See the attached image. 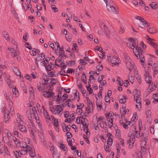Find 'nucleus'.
<instances>
[{
    "label": "nucleus",
    "mask_w": 158,
    "mask_h": 158,
    "mask_svg": "<svg viewBox=\"0 0 158 158\" xmlns=\"http://www.w3.org/2000/svg\"><path fill=\"white\" fill-rule=\"evenodd\" d=\"M127 45L128 47L132 48L134 50V48H135V51H133L134 53V52H139L142 50L140 48L142 46L141 44H138L137 40L136 38H128V41L127 43Z\"/></svg>",
    "instance_id": "1"
},
{
    "label": "nucleus",
    "mask_w": 158,
    "mask_h": 158,
    "mask_svg": "<svg viewBox=\"0 0 158 158\" xmlns=\"http://www.w3.org/2000/svg\"><path fill=\"white\" fill-rule=\"evenodd\" d=\"M133 94L134 95V100L136 101V107L138 110H140L141 107L140 91L135 89L134 90Z\"/></svg>",
    "instance_id": "2"
},
{
    "label": "nucleus",
    "mask_w": 158,
    "mask_h": 158,
    "mask_svg": "<svg viewBox=\"0 0 158 158\" xmlns=\"http://www.w3.org/2000/svg\"><path fill=\"white\" fill-rule=\"evenodd\" d=\"M106 4V7L109 12L114 14H117L115 8L113 5V2L111 0H103Z\"/></svg>",
    "instance_id": "3"
},
{
    "label": "nucleus",
    "mask_w": 158,
    "mask_h": 158,
    "mask_svg": "<svg viewBox=\"0 0 158 158\" xmlns=\"http://www.w3.org/2000/svg\"><path fill=\"white\" fill-rule=\"evenodd\" d=\"M37 89L39 91H41L43 93L44 91L47 90H52L50 85H48L46 83H40L37 86Z\"/></svg>",
    "instance_id": "4"
},
{
    "label": "nucleus",
    "mask_w": 158,
    "mask_h": 158,
    "mask_svg": "<svg viewBox=\"0 0 158 158\" xmlns=\"http://www.w3.org/2000/svg\"><path fill=\"white\" fill-rule=\"evenodd\" d=\"M51 110L52 112V113L55 114H60V113L63 111V109L62 108L61 104L57 105L55 107H53Z\"/></svg>",
    "instance_id": "5"
},
{
    "label": "nucleus",
    "mask_w": 158,
    "mask_h": 158,
    "mask_svg": "<svg viewBox=\"0 0 158 158\" xmlns=\"http://www.w3.org/2000/svg\"><path fill=\"white\" fill-rule=\"evenodd\" d=\"M127 140V142L129 144V147L132 148L133 147V145L135 140L134 134H131L130 135H129Z\"/></svg>",
    "instance_id": "6"
},
{
    "label": "nucleus",
    "mask_w": 158,
    "mask_h": 158,
    "mask_svg": "<svg viewBox=\"0 0 158 158\" xmlns=\"http://www.w3.org/2000/svg\"><path fill=\"white\" fill-rule=\"evenodd\" d=\"M143 50H141L139 52H134V55L138 59H140V61L144 63V62L145 59L143 54Z\"/></svg>",
    "instance_id": "7"
},
{
    "label": "nucleus",
    "mask_w": 158,
    "mask_h": 158,
    "mask_svg": "<svg viewBox=\"0 0 158 158\" xmlns=\"http://www.w3.org/2000/svg\"><path fill=\"white\" fill-rule=\"evenodd\" d=\"M52 90H47L44 91L43 95L46 98L53 97L54 95V94L52 91Z\"/></svg>",
    "instance_id": "8"
},
{
    "label": "nucleus",
    "mask_w": 158,
    "mask_h": 158,
    "mask_svg": "<svg viewBox=\"0 0 158 158\" xmlns=\"http://www.w3.org/2000/svg\"><path fill=\"white\" fill-rule=\"evenodd\" d=\"M101 27L104 31V33L107 37H109L110 36L109 30L107 27L104 23H102L101 24Z\"/></svg>",
    "instance_id": "9"
},
{
    "label": "nucleus",
    "mask_w": 158,
    "mask_h": 158,
    "mask_svg": "<svg viewBox=\"0 0 158 158\" xmlns=\"http://www.w3.org/2000/svg\"><path fill=\"white\" fill-rule=\"evenodd\" d=\"M147 40V42L149 44H151L154 48H156L157 47V44L156 43L152 41L154 40L149 38L147 35H146L145 37Z\"/></svg>",
    "instance_id": "10"
},
{
    "label": "nucleus",
    "mask_w": 158,
    "mask_h": 158,
    "mask_svg": "<svg viewBox=\"0 0 158 158\" xmlns=\"http://www.w3.org/2000/svg\"><path fill=\"white\" fill-rule=\"evenodd\" d=\"M145 77V80L146 83L148 84H151L152 81L151 76L147 72H145L144 74Z\"/></svg>",
    "instance_id": "11"
},
{
    "label": "nucleus",
    "mask_w": 158,
    "mask_h": 158,
    "mask_svg": "<svg viewBox=\"0 0 158 158\" xmlns=\"http://www.w3.org/2000/svg\"><path fill=\"white\" fill-rule=\"evenodd\" d=\"M70 102L72 103V101L70 99H68L66 101L65 103L63 104V106L64 107L66 105H67L69 107H71L72 108H74L75 107V106H74L73 104H71V105H70Z\"/></svg>",
    "instance_id": "12"
},
{
    "label": "nucleus",
    "mask_w": 158,
    "mask_h": 158,
    "mask_svg": "<svg viewBox=\"0 0 158 158\" xmlns=\"http://www.w3.org/2000/svg\"><path fill=\"white\" fill-rule=\"evenodd\" d=\"M118 58L116 56H113L111 60V63L112 64H113L112 65L113 66L114 65H116L118 64Z\"/></svg>",
    "instance_id": "13"
},
{
    "label": "nucleus",
    "mask_w": 158,
    "mask_h": 158,
    "mask_svg": "<svg viewBox=\"0 0 158 158\" xmlns=\"http://www.w3.org/2000/svg\"><path fill=\"white\" fill-rule=\"evenodd\" d=\"M54 65L52 63H49L48 64L45 66V69L47 71H49L52 70L54 68Z\"/></svg>",
    "instance_id": "14"
},
{
    "label": "nucleus",
    "mask_w": 158,
    "mask_h": 158,
    "mask_svg": "<svg viewBox=\"0 0 158 158\" xmlns=\"http://www.w3.org/2000/svg\"><path fill=\"white\" fill-rule=\"evenodd\" d=\"M147 31L150 34H153L157 32V30L154 27H150L147 28Z\"/></svg>",
    "instance_id": "15"
},
{
    "label": "nucleus",
    "mask_w": 158,
    "mask_h": 158,
    "mask_svg": "<svg viewBox=\"0 0 158 158\" xmlns=\"http://www.w3.org/2000/svg\"><path fill=\"white\" fill-rule=\"evenodd\" d=\"M97 69L96 70L95 73L97 75L99 74L100 72L103 69V66L102 64H99L96 67Z\"/></svg>",
    "instance_id": "16"
},
{
    "label": "nucleus",
    "mask_w": 158,
    "mask_h": 158,
    "mask_svg": "<svg viewBox=\"0 0 158 158\" xmlns=\"http://www.w3.org/2000/svg\"><path fill=\"white\" fill-rule=\"evenodd\" d=\"M10 112L9 111H6L4 113V121L5 122H6L10 118Z\"/></svg>",
    "instance_id": "17"
},
{
    "label": "nucleus",
    "mask_w": 158,
    "mask_h": 158,
    "mask_svg": "<svg viewBox=\"0 0 158 158\" xmlns=\"http://www.w3.org/2000/svg\"><path fill=\"white\" fill-rule=\"evenodd\" d=\"M123 108H121L120 110V113L122 117H124V115L126 113L125 110L126 106L125 105H124L122 106Z\"/></svg>",
    "instance_id": "18"
},
{
    "label": "nucleus",
    "mask_w": 158,
    "mask_h": 158,
    "mask_svg": "<svg viewBox=\"0 0 158 158\" xmlns=\"http://www.w3.org/2000/svg\"><path fill=\"white\" fill-rule=\"evenodd\" d=\"M152 98L154 101H153V103L154 104L158 102V93L154 94L153 95Z\"/></svg>",
    "instance_id": "19"
},
{
    "label": "nucleus",
    "mask_w": 158,
    "mask_h": 158,
    "mask_svg": "<svg viewBox=\"0 0 158 158\" xmlns=\"http://www.w3.org/2000/svg\"><path fill=\"white\" fill-rule=\"evenodd\" d=\"M13 139L15 144L17 146H21V143L19 139L14 137H13Z\"/></svg>",
    "instance_id": "20"
},
{
    "label": "nucleus",
    "mask_w": 158,
    "mask_h": 158,
    "mask_svg": "<svg viewBox=\"0 0 158 158\" xmlns=\"http://www.w3.org/2000/svg\"><path fill=\"white\" fill-rule=\"evenodd\" d=\"M15 51V52H10L11 55L13 57H16V56H17L19 53V51L17 48H16Z\"/></svg>",
    "instance_id": "21"
},
{
    "label": "nucleus",
    "mask_w": 158,
    "mask_h": 158,
    "mask_svg": "<svg viewBox=\"0 0 158 158\" xmlns=\"http://www.w3.org/2000/svg\"><path fill=\"white\" fill-rule=\"evenodd\" d=\"M2 34L3 36L7 41H10V40L9 36L7 32L4 31L2 32Z\"/></svg>",
    "instance_id": "22"
},
{
    "label": "nucleus",
    "mask_w": 158,
    "mask_h": 158,
    "mask_svg": "<svg viewBox=\"0 0 158 158\" xmlns=\"http://www.w3.org/2000/svg\"><path fill=\"white\" fill-rule=\"evenodd\" d=\"M129 64V67L127 66V68L128 69V70L130 72H131L132 69H133L135 67L134 63V62H131Z\"/></svg>",
    "instance_id": "23"
},
{
    "label": "nucleus",
    "mask_w": 158,
    "mask_h": 158,
    "mask_svg": "<svg viewBox=\"0 0 158 158\" xmlns=\"http://www.w3.org/2000/svg\"><path fill=\"white\" fill-rule=\"evenodd\" d=\"M147 115V119H148L150 122L152 121V118H151V112L150 110H148L146 113Z\"/></svg>",
    "instance_id": "24"
},
{
    "label": "nucleus",
    "mask_w": 158,
    "mask_h": 158,
    "mask_svg": "<svg viewBox=\"0 0 158 158\" xmlns=\"http://www.w3.org/2000/svg\"><path fill=\"white\" fill-rule=\"evenodd\" d=\"M149 6H151L152 8L155 10L157 9L158 8L157 4L154 2H152L149 5Z\"/></svg>",
    "instance_id": "25"
},
{
    "label": "nucleus",
    "mask_w": 158,
    "mask_h": 158,
    "mask_svg": "<svg viewBox=\"0 0 158 158\" xmlns=\"http://www.w3.org/2000/svg\"><path fill=\"white\" fill-rule=\"evenodd\" d=\"M133 128L134 129L135 132V135L136 137L137 138H139L140 137V131H136V127L135 126H133Z\"/></svg>",
    "instance_id": "26"
},
{
    "label": "nucleus",
    "mask_w": 158,
    "mask_h": 158,
    "mask_svg": "<svg viewBox=\"0 0 158 158\" xmlns=\"http://www.w3.org/2000/svg\"><path fill=\"white\" fill-rule=\"evenodd\" d=\"M14 68L13 69L14 73L18 76H20L21 74L20 72L18 69L16 67H13Z\"/></svg>",
    "instance_id": "27"
},
{
    "label": "nucleus",
    "mask_w": 158,
    "mask_h": 158,
    "mask_svg": "<svg viewBox=\"0 0 158 158\" xmlns=\"http://www.w3.org/2000/svg\"><path fill=\"white\" fill-rule=\"evenodd\" d=\"M59 94H60L59 93L57 96V98L56 100V103L57 104H59L62 103L61 101V95H60Z\"/></svg>",
    "instance_id": "28"
},
{
    "label": "nucleus",
    "mask_w": 158,
    "mask_h": 158,
    "mask_svg": "<svg viewBox=\"0 0 158 158\" xmlns=\"http://www.w3.org/2000/svg\"><path fill=\"white\" fill-rule=\"evenodd\" d=\"M149 85L148 87V89L152 91H153L155 90L156 88V87L155 85L153 84V82H151V84H149Z\"/></svg>",
    "instance_id": "29"
},
{
    "label": "nucleus",
    "mask_w": 158,
    "mask_h": 158,
    "mask_svg": "<svg viewBox=\"0 0 158 158\" xmlns=\"http://www.w3.org/2000/svg\"><path fill=\"white\" fill-rule=\"evenodd\" d=\"M60 147L61 149L64 151H67L68 150V148L66 147L65 145L62 143H60Z\"/></svg>",
    "instance_id": "30"
},
{
    "label": "nucleus",
    "mask_w": 158,
    "mask_h": 158,
    "mask_svg": "<svg viewBox=\"0 0 158 158\" xmlns=\"http://www.w3.org/2000/svg\"><path fill=\"white\" fill-rule=\"evenodd\" d=\"M128 77L129 81L132 84L134 82V77L130 74L128 75Z\"/></svg>",
    "instance_id": "31"
},
{
    "label": "nucleus",
    "mask_w": 158,
    "mask_h": 158,
    "mask_svg": "<svg viewBox=\"0 0 158 158\" xmlns=\"http://www.w3.org/2000/svg\"><path fill=\"white\" fill-rule=\"evenodd\" d=\"M141 22H142V24L145 27H148L149 26V23L145 20L144 19L143 20H141Z\"/></svg>",
    "instance_id": "32"
},
{
    "label": "nucleus",
    "mask_w": 158,
    "mask_h": 158,
    "mask_svg": "<svg viewBox=\"0 0 158 158\" xmlns=\"http://www.w3.org/2000/svg\"><path fill=\"white\" fill-rule=\"evenodd\" d=\"M82 81L85 84L86 83V76L84 73H83L82 75Z\"/></svg>",
    "instance_id": "33"
},
{
    "label": "nucleus",
    "mask_w": 158,
    "mask_h": 158,
    "mask_svg": "<svg viewBox=\"0 0 158 158\" xmlns=\"http://www.w3.org/2000/svg\"><path fill=\"white\" fill-rule=\"evenodd\" d=\"M101 102L99 100H98V99H97V100H96V105L97 107L99 108L100 109H101L102 106L101 105Z\"/></svg>",
    "instance_id": "34"
},
{
    "label": "nucleus",
    "mask_w": 158,
    "mask_h": 158,
    "mask_svg": "<svg viewBox=\"0 0 158 158\" xmlns=\"http://www.w3.org/2000/svg\"><path fill=\"white\" fill-rule=\"evenodd\" d=\"M108 144H105L104 145V149L106 152H110V150L109 148V146Z\"/></svg>",
    "instance_id": "35"
},
{
    "label": "nucleus",
    "mask_w": 158,
    "mask_h": 158,
    "mask_svg": "<svg viewBox=\"0 0 158 158\" xmlns=\"http://www.w3.org/2000/svg\"><path fill=\"white\" fill-rule=\"evenodd\" d=\"M52 120L53 121V124L55 127H58L59 126V123L58 120L54 117L53 118Z\"/></svg>",
    "instance_id": "36"
},
{
    "label": "nucleus",
    "mask_w": 158,
    "mask_h": 158,
    "mask_svg": "<svg viewBox=\"0 0 158 158\" xmlns=\"http://www.w3.org/2000/svg\"><path fill=\"white\" fill-rule=\"evenodd\" d=\"M125 32V29L123 26L121 25L119 29V34H122Z\"/></svg>",
    "instance_id": "37"
},
{
    "label": "nucleus",
    "mask_w": 158,
    "mask_h": 158,
    "mask_svg": "<svg viewBox=\"0 0 158 158\" xmlns=\"http://www.w3.org/2000/svg\"><path fill=\"white\" fill-rule=\"evenodd\" d=\"M124 61L125 63H126V62H127V61H129L130 60H131V59L130 57L129 56H128L127 54H124Z\"/></svg>",
    "instance_id": "38"
},
{
    "label": "nucleus",
    "mask_w": 158,
    "mask_h": 158,
    "mask_svg": "<svg viewBox=\"0 0 158 158\" xmlns=\"http://www.w3.org/2000/svg\"><path fill=\"white\" fill-rule=\"evenodd\" d=\"M127 99V98L126 97L124 96L123 98L119 99V102L121 103H124L126 102V99Z\"/></svg>",
    "instance_id": "39"
},
{
    "label": "nucleus",
    "mask_w": 158,
    "mask_h": 158,
    "mask_svg": "<svg viewBox=\"0 0 158 158\" xmlns=\"http://www.w3.org/2000/svg\"><path fill=\"white\" fill-rule=\"evenodd\" d=\"M68 96L67 94H64L62 97L61 98V102H63L67 98H68Z\"/></svg>",
    "instance_id": "40"
},
{
    "label": "nucleus",
    "mask_w": 158,
    "mask_h": 158,
    "mask_svg": "<svg viewBox=\"0 0 158 158\" xmlns=\"http://www.w3.org/2000/svg\"><path fill=\"white\" fill-rule=\"evenodd\" d=\"M113 143V139L110 137H109L107 139V144H108L110 146H111Z\"/></svg>",
    "instance_id": "41"
},
{
    "label": "nucleus",
    "mask_w": 158,
    "mask_h": 158,
    "mask_svg": "<svg viewBox=\"0 0 158 158\" xmlns=\"http://www.w3.org/2000/svg\"><path fill=\"white\" fill-rule=\"evenodd\" d=\"M84 105L83 103H81L80 105H77V109H79V110H81L82 111V108L84 106Z\"/></svg>",
    "instance_id": "42"
},
{
    "label": "nucleus",
    "mask_w": 158,
    "mask_h": 158,
    "mask_svg": "<svg viewBox=\"0 0 158 158\" xmlns=\"http://www.w3.org/2000/svg\"><path fill=\"white\" fill-rule=\"evenodd\" d=\"M90 85L89 84L88 86H86V88H87V90L89 92V93L90 94H92L93 92V90L92 88L90 87Z\"/></svg>",
    "instance_id": "43"
},
{
    "label": "nucleus",
    "mask_w": 158,
    "mask_h": 158,
    "mask_svg": "<svg viewBox=\"0 0 158 158\" xmlns=\"http://www.w3.org/2000/svg\"><path fill=\"white\" fill-rule=\"evenodd\" d=\"M19 129L20 131L23 132H27V130L25 127L23 125L21 126Z\"/></svg>",
    "instance_id": "44"
},
{
    "label": "nucleus",
    "mask_w": 158,
    "mask_h": 158,
    "mask_svg": "<svg viewBox=\"0 0 158 158\" xmlns=\"http://www.w3.org/2000/svg\"><path fill=\"white\" fill-rule=\"evenodd\" d=\"M56 44H58V45H57V48H59V50L60 52H62V51H64L63 50L64 48L63 47H60L59 44V43L57 42L56 41V42L55 43V44L56 45Z\"/></svg>",
    "instance_id": "45"
},
{
    "label": "nucleus",
    "mask_w": 158,
    "mask_h": 158,
    "mask_svg": "<svg viewBox=\"0 0 158 158\" xmlns=\"http://www.w3.org/2000/svg\"><path fill=\"white\" fill-rule=\"evenodd\" d=\"M138 118V117L137 115L136 114H134L132 117L131 119V121L132 122L135 121V120H137Z\"/></svg>",
    "instance_id": "46"
},
{
    "label": "nucleus",
    "mask_w": 158,
    "mask_h": 158,
    "mask_svg": "<svg viewBox=\"0 0 158 158\" xmlns=\"http://www.w3.org/2000/svg\"><path fill=\"white\" fill-rule=\"evenodd\" d=\"M35 110V112L33 113V114L34 115V116L36 117V116H37L38 114L37 113V112H39V110L38 109V108L37 106H34Z\"/></svg>",
    "instance_id": "47"
},
{
    "label": "nucleus",
    "mask_w": 158,
    "mask_h": 158,
    "mask_svg": "<svg viewBox=\"0 0 158 158\" xmlns=\"http://www.w3.org/2000/svg\"><path fill=\"white\" fill-rule=\"evenodd\" d=\"M30 153L31 155H31V156L33 158L35 156V155H35V154L34 149H32V148H31L30 150Z\"/></svg>",
    "instance_id": "48"
},
{
    "label": "nucleus",
    "mask_w": 158,
    "mask_h": 158,
    "mask_svg": "<svg viewBox=\"0 0 158 158\" xmlns=\"http://www.w3.org/2000/svg\"><path fill=\"white\" fill-rule=\"evenodd\" d=\"M13 94L15 95L16 97L17 96L18 94V90L16 88L13 89Z\"/></svg>",
    "instance_id": "49"
},
{
    "label": "nucleus",
    "mask_w": 158,
    "mask_h": 158,
    "mask_svg": "<svg viewBox=\"0 0 158 158\" xmlns=\"http://www.w3.org/2000/svg\"><path fill=\"white\" fill-rule=\"evenodd\" d=\"M84 131H85L86 130V134L87 135H90V133L89 132V130L88 128V127H84Z\"/></svg>",
    "instance_id": "50"
},
{
    "label": "nucleus",
    "mask_w": 158,
    "mask_h": 158,
    "mask_svg": "<svg viewBox=\"0 0 158 158\" xmlns=\"http://www.w3.org/2000/svg\"><path fill=\"white\" fill-rule=\"evenodd\" d=\"M75 71V69H72L71 68H69L67 71V73H74Z\"/></svg>",
    "instance_id": "51"
},
{
    "label": "nucleus",
    "mask_w": 158,
    "mask_h": 158,
    "mask_svg": "<svg viewBox=\"0 0 158 158\" xmlns=\"http://www.w3.org/2000/svg\"><path fill=\"white\" fill-rule=\"evenodd\" d=\"M70 126H66L65 127H64V128H63V131L64 132H69V131L70 130Z\"/></svg>",
    "instance_id": "52"
},
{
    "label": "nucleus",
    "mask_w": 158,
    "mask_h": 158,
    "mask_svg": "<svg viewBox=\"0 0 158 158\" xmlns=\"http://www.w3.org/2000/svg\"><path fill=\"white\" fill-rule=\"evenodd\" d=\"M119 141H120V145L122 147L125 146L124 141L123 139L119 138Z\"/></svg>",
    "instance_id": "53"
},
{
    "label": "nucleus",
    "mask_w": 158,
    "mask_h": 158,
    "mask_svg": "<svg viewBox=\"0 0 158 158\" xmlns=\"http://www.w3.org/2000/svg\"><path fill=\"white\" fill-rule=\"evenodd\" d=\"M6 134L9 137H10L12 136L11 132L9 130H6L5 132Z\"/></svg>",
    "instance_id": "54"
},
{
    "label": "nucleus",
    "mask_w": 158,
    "mask_h": 158,
    "mask_svg": "<svg viewBox=\"0 0 158 158\" xmlns=\"http://www.w3.org/2000/svg\"><path fill=\"white\" fill-rule=\"evenodd\" d=\"M66 135L68 139L72 138L73 136L72 134L69 131L66 133Z\"/></svg>",
    "instance_id": "55"
},
{
    "label": "nucleus",
    "mask_w": 158,
    "mask_h": 158,
    "mask_svg": "<svg viewBox=\"0 0 158 158\" xmlns=\"http://www.w3.org/2000/svg\"><path fill=\"white\" fill-rule=\"evenodd\" d=\"M147 136L144 137L143 138V141L142 142V143H141V145H142L143 144H144V145H146L147 141L148 140V139L147 138Z\"/></svg>",
    "instance_id": "56"
},
{
    "label": "nucleus",
    "mask_w": 158,
    "mask_h": 158,
    "mask_svg": "<svg viewBox=\"0 0 158 158\" xmlns=\"http://www.w3.org/2000/svg\"><path fill=\"white\" fill-rule=\"evenodd\" d=\"M48 75L49 76V77H56V75L54 74V72L53 71L52 72H50L48 73Z\"/></svg>",
    "instance_id": "57"
},
{
    "label": "nucleus",
    "mask_w": 158,
    "mask_h": 158,
    "mask_svg": "<svg viewBox=\"0 0 158 158\" xmlns=\"http://www.w3.org/2000/svg\"><path fill=\"white\" fill-rule=\"evenodd\" d=\"M106 81L105 80H103L102 81V83H101L99 85V87L100 88L102 89L103 88L102 86L103 85H105L106 84Z\"/></svg>",
    "instance_id": "58"
},
{
    "label": "nucleus",
    "mask_w": 158,
    "mask_h": 158,
    "mask_svg": "<svg viewBox=\"0 0 158 158\" xmlns=\"http://www.w3.org/2000/svg\"><path fill=\"white\" fill-rule=\"evenodd\" d=\"M31 114L28 113V114H27V117L28 118V119L31 121L32 122V116H31Z\"/></svg>",
    "instance_id": "59"
},
{
    "label": "nucleus",
    "mask_w": 158,
    "mask_h": 158,
    "mask_svg": "<svg viewBox=\"0 0 158 158\" xmlns=\"http://www.w3.org/2000/svg\"><path fill=\"white\" fill-rule=\"evenodd\" d=\"M83 138L85 140V142L89 144V140L88 139V138L87 136L85 135H83Z\"/></svg>",
    "instance_id": "60"
},
{
    "label": "nucleus",
    "mask_w": 158,
    "mask_h": 158,
    "mask_svg": "<svg viewBox=\"0 0 158 158\" xmlns=\"http://www.w3.org/2000/svg\"><path fill=\"white\" fill-rule=\"evenodd\" d=\"M105 101L106 102H110V98L109 96H108L107 95H105Z\"/></svg>",
    "instance_id": "61"
},
{
    "label": "nucleus",
    "mask_w": 158,
    "mask_h": 158,
    "mask_svg": "<svg viewBox=\"0 0 158 158\" xmlns=\"http://www.w3.org/2000/svg\"><path fill=\"white\" fill-rule=\"evenodd\" d=\"M44 115L46 119L50 120V116L48 112L46 111L45 112H44Z\"/></svg>",
    "instance_id": "62"
},
{
    "label": "nucleus",
    "mask_w": 158,
    "mask_h": 158,
    "mask_svg": "<svg viewBox=\"0 0 158 158\" xmlns=\"http://www.w3.org/2000/svg\"><path fill=\"white\" fill-rule=\"evenodd\" d=\"M30 112L31 114H33V113L35 112V108H33L32 106H30Z\"/></svg>",
    "instance_id": "63"
},
{
    "label": "nucleus",
    "mask_w": 158,
    "mask_h": 158,
    "mask_svg": "<svg viewBox=\"0 0 158 158\" xmlns=\"http://www.w3.org/2000/svg\"><path fill=\"white\" fill-rule=\"evenodd\" d=\"M158 73V68L157 69H154L153 70V76L154 77H155Z\"/></svg>",
    "instance_id": "64"
}]
</instances>
